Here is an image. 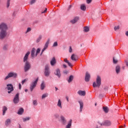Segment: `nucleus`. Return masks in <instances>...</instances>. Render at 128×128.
<instances>
[{
    "instance_id": "1",
    "label": "nucleus",
    "mask_w": 128,
    "mask_h": 128,
    "mask_svg": "<svg viewBox=\"0 0 128 128\" xmlns=\"http://www.w3.org/2000/svg\"><path fill=\"white\" fill-rule=\"evenodd\" d=\"M0 38L2 40L6 36V30H8V26L4 23H2L0 24Z\"/></svg>"
},
{
    "instance_id": "2",
    "label": "nucleus",
    "mask_w": 128,
    "mask_h": 128,
    "mask_svg": "<svg viewBox=\"0 0 128 128\" xmlns=\"http://www.w3.org/2000/svg\"><path fill=\"white\" fill-rule=\"evenodd\" d=\"M102 84V79L100 76H98L96 82H94L93 83V88H100Z\"/></svg>"
},
{
    "instance_id": "3",
    "label": "nucleus",
    "mask_w": 128,
    "mask_h": 128,
    "mask_svg": "<svg viewBox=\"0 0 128 128\" xmlns=\"http://www.w3.org/2000/svg\"><path fill=\"white\" fill-rule=\"evenodd\" d=\"M18 76V74L16 73H14V72H10L8 75L4 78V80H8V78H16Z\"/></svg>"
},
{
    "instance_id": "4",
    "label": "nucleus",
    "mask_w": 128,
    "mask_h": 128,
    "mask_svg": "<svg viewBox=\"0 0 128 128\" xmlns=\"http://www.w3.org/2000/svg\"><path fill=\"white\" fill-rule=\"evenodd\" d=\"M38 78H37L34 82H32L30 86V92H32L34 89L36 88V84H38Z\"/></svg>"
},
{
    "instance_id": "5",
    "label": "nucleus",
    "mask_w": 128,
    "mask_h": 128,
    "mask_svg": "<svg viewBox=\"0 0 128 128\" xmlns=\"http://www.w3.org/2000/svg\"><path fill=\"white\" fill-rule=\"evenodd\" d=\"M30 68V63L28 61H26L24 66V71L26 72Z\"/></svg>"
},
{
    "instance_id": "6",
    "label": "nucleus",
    "mask_w": 128,
    "mask_h": 128,
    "mask_svg": "<svg viewBox=\"0 0 128 128\" xmlns=\"http://www.w3.org/2000/svg\"><path fill=\"white\" fill-rule=\"evenodd\" d=\"M19 102H20V94L17 93L14 97V98L13 100V102H14V104H18Z\"/></svg>"
},
{
    "instance_id": "7",
    "label": "nucleus",
    "mask_w": 128,
    "mask_h": 128,
    "mask_svg": "<svg viewBox=\"0 0 128 128\" xmlns=\"http://www.w3.org/2000/svg\"><path fill=\"white\" fill-rule=\"evenodd\" d=\"M44 74L46 76H50V72L48 65H46Z\"/></svg>"
},
{
    "instance_id": "8",
    "label": "nucleus",
    "mask_w": 128,
    "mask_h": 128,
    "mask_svg": "<svg viewBox=\"0 0 128 128\" xmlns=\"http://www.w3.org/2000/svg\"><path fill=\"white\" fill-rule=\"evenodd\" d=\"M7 89L8 90V94H10L12 92H14V86L12 84H7Z\"/></svg>"
},
{
    "instance_id": "9",
    "label": "nucleus",
    "mask_w": 128,
    "mask_h": 128,
    "mask_svg": "<svg viewBox=\"0 0 128 128\" xmlns=\"http://www.w3.org/2000/svg\"><path fill=\"white\" fill-rule=\"evenodd\" d=\"M30 52H28L26 55L24 56V62H28V56H30Z\"/></svg>"
},
{
    "instance_id": "10",
    "label": "nucleus",
    "mask_w": 128,
    "mask_h": 128,
    "mask_svg": "<svg viewBox=\"0 0 128 128\" xmlns=\"http://www.w3.org/2000/svg\"><path fill=\"white\" fill-rule=\"evenodd\" d=\"M112 125V122L110 120H106L103 122V126H109Z\"/></svg>"
},
{
    "instance_id": "11",
    "label": "nucleus",
    "mask_w": 128,
    "mask_h": 128,
    "mask_svg": "<svg viewBox=\"0 0 128 128\" xmlns=\"http://www.w3.org/2000/svg\"><path fill=\"white\" fill-rule=\"evenodd\" d=\"M71 59L72 60H74V62H76V60H78V56L72 54L71 56Z\"/></svg>"
},
{
    "instance_id": "12",
    "label": "nucleus",
    "mask_w": 128,
    "mask_h": 128,
    "mask_svg": "<svg viewBox=\"0 0 128 128\" xmlns=\"http://www.w3.org/2000/svg\"><path fill=\"white\" fill-rule=\"evenodd\" d=\"M90 74L86 72L85 76V81L86 82H90Z\"/></svg>"
},
{
    "instance_id": "13",
    "label": "nucleus",
    "mask_w": 128,
    "mask_h": 128,
    "mask_svg": "<svg viewBox=\"0 0 128 128\" xmlns=\"http://www.w3.org/2000/svg\"><path fill=\"white\" fill-rule=\"evenodd\" d=\"M48 44H50V42L47 41L44 45V48L42 49V51L41 54H42L44 52V50L48 48Z\"/></svg>"
},
{
    "instance_id": "14",
    "label": "nucleus",
    "mask_w": 128,
    "mask_h": 128,
    "mask_svg": "<svg viewBox=\"0 0 128 128\" xmlns=\"http://www.w3.org/2000/svg\"><path fill=\"white\" fill-rule=\"evenodd\" d=\"M50 64L52 66L56 65V58L53 57V58L52 59Z\"/></svg>"
},
{
    "instance_id": "15",
    "label": "nucleus",
    "mask_w": 128,
    "mask_h": 128,
    "mask_svg": "<svg viewBox=\"0 0 128 128\" xmlns=\"http://www.w3.org/2000/svg\"><path fill=\"white\" fill-rule=\"evenodd\" d=\"M78 102L80 104V112H82V109L84 108V102L82 101H78Z\"/></svg>"
},
{
    "instance_id": "16",
    "label": "nucleus",
    "mask_w": 128,
    "mask_h": 128,
    "mask_svg": "<svg viewBox=\"0 0 128 128\" xmlns=\"http://www.w3.org/2000/svg\"><path fill=\"white\" fill-rule=\"evenodd\" d=\"M78 20H80V18L76 16V17H75L74 20H72L70 21V22L72 24H76V22H78Z\"/></svg>"
},
{
    "instance_id": "17",
    "label": "nucleus",
    "mask_w": 128,
    "mask_h": 128,
    "mask_svg": "<svg viewBox=\"0 0 128 128\" xmlns=\"http://www.w3.org/2000/svg\"><path fill=\"white\" fill-rule=\"evenodd\" d=\"M102 108L105 114H108V112H110V109L108 108V106H103Z\"/></svg>"
},
{
    "instance_id": "18",
    "label": "nucleus",
    "mask_w": 128,
    "mask_h": 128,
    "mask_svg": "<svg viewBox=\"0 0 128 128\" xmlns=\"http://www.w3.org/2000/svg\"><path fill=\"white\" fill-rule=\"evenodd\" d=\"M55 74L56 76H58V78H60V69H57L56 70V72L55 73Z\"/></svg>"
},
{
    "instance_id": "19",
    "label": "nucleus",
    "mask_w": 128,
    "mask_h": 128,
    "mask_svg": "<svg viewBox=\"0 0 128 128\" xmlns=\"http://www.w3.org/2000/svg\"><path fill=\"white\" fill-rule=\"evenodd\" d=\"M8 110V108L6 106H4L2 108V115L4 116L6 114V112Z\"/></svg>"
},
{
    "instance_id": "20",
    "label": "nucleus",
    "mask_w": 128,
    "mask_h": 128,
    "mask_svg": "<svg viewBox=\"0 0 128 128\" xmlns=\"http://www.w3.org/2000/svg\"><path fill=\"white\" fill-rule=\"evenodd\" d=\"M60 118L61 120H62V124H66V118H64V116H61Z\"/></svg>"
},
{
    "instance_id": "21",
    "label": "nucleus",
    "mask_w": 128,
    "mask_h": 128,
    "mask_svg": "<svg viewBox=\"0 0 128 128\" xmlns=\"http://www.w3.org/2000/svg\"><path fill=\"white\" fill-rule=\"evenodd\" d=\"M116 74H118L120 72V66L119 65L117 66L116 68Z\"/></svg>"
},
{
    "instance_id": "22",
    "label": "nucleus",
    "mask_w": 128,
    "mask_h": 128,
    "mask_svg": "<svg viewBox=\"0 0 128 128\" xmlns=\"http://www.w3.org/2000/svg\"><path fill=\"white\" fill-rule=\"evenodd\" d=\"M24 109L22 108H21L18 110V114H24Z\"/></svg>"
},
{
    "instance_id": "23",
    "label": "nucleus",
    "mask_w": 128,
    "mask_h": 128,
    "mask_svg": "<svg viewBox=\"0 0 128 128\" xmlns=\"http://www.w3.org/2000/svg\"><path fill=\"white\" fill-rule=\"evenodd\" d=\"M36 52V48H32V50L31 52V56L32 58H34V52Z\"/></svg>"
},
{
    "instance_id": "24",
    "label": "nucleus",
    "mask_w": 128,
    "mask_h": 128,
    "mask_svg": "<svg viewBox=\"0 0 128 128\" xmlns=\"http://www.w3.org/2000/svg\"><path fill=\"white\" fill-rule=\"evenodd\" d=\"M78 94H80V96H86V92L85 91L79 90L78 92Z\"/></svg>"
},
{
    "instance_id": "25",
    "label": "nucleus",
    "mask_w": 128,
    "mask_h": 128,
    "mask_svg": "<svg viewBox=\"0 0 128 128\" xmlns=\"http://www.w3.org/2000/svg\"><path fill=\"white\" fill-rule=\"evenodd\" d=\"M64 62L66 64H68L69 66H70V67L72 66V65L70 64V62L68 60L67 58L64 59Z\"/></svg>"
},
{
    "instance_id": "26",
    "label": "nucleus",
    "mask_w": 128,
    "mask_h": 128,
    "mask_svg": "<svg viewBox=\"0 0 128 128\" xmlns=\"http://www.w3.org/2000/svg\"><path fill=\"white\" fill-rule=\"evenodd\" d=\"M72 80H74V76L71 75L69 77L68 82H72Z\"/></svg>"
},
{
    "instance_id": "27",
    "label": "nucleus",
    "mask_w": 128,
    "mask_h": 128,
    "mask_svg": "<svg viewBox=\"0 0 128 128\" xmlns=\"http://www.w3.org/2000/svg\"><path fill=\"white\" fill-rule=\"evenodd\" d=\"M72 120H70L69 121L68 124L66 126V128H70V126H72Z\"/></svg>"
},
{
    "instance_id": "28",
    "label": "nucleus",
    "mask_w": 128,
    "mask_h": 128,
    "mask_svg": "<svg viewBox=\"0 0 128 128\" xmlns=\"http://www.w3.org/2000/svg\"><path fill=\"white\" fill-rule=\"evenodd\" d=\"M80 9L82 10H86V7L85 6L84 4H82L80 6Z\"/></svg>"
},
{
    "instance_id": "29",
    "label": "nucleus",
    "mask_w": 128,
    "mask_h": 128,
    "mask_svg": "<svg viewBox=\"0 0 128 128\" xmlns=\"http://www.w3.org/2000/svg\"><path fill=\"white\" fill-rule=\"evenodd\" d=\"M10 124V119H7L5 122L6 126H8Z\"/></svg>"
},
{
    "instance_id": "30",
    "label": "nucleus",
    "mask_w": 128,
    "mask_h": 128,
    "mask_svg": "<svg viewBox=\"0 0 128 128\" xmlns=\"http://www.w3.org/2000/svg\"><path fill=\"white\" fill-rule=\"evenodd\" d=\"M58 106L59 108H62V102L60 101V100H58Z\"/></svg>"
},
{
    "instance_id": "31",
    "label": "nucleus",
    "mask_w": 128,
    "mask_h": 128,
    "mask_svg": "<svg viewBox=\"0 0 128 128\" xmlns=\"http://www.w3.org/2000/svg\"><path fill=\"white\" fill-rule=\"evenodd\" d=\"M44 88H46V85H44V82H42L40 85V89L41 90H44Z\"/></svg>"
},
{
    "instance_id": "32",
    "label": "nucleus",
    "mask_w": 128,
    "mask_h": 128,
    "mask_svg": "<svg viewBox=\"0 0 128 128\" xmlns=\"http://www.w3.org/2000/svg\"><path fill=\"white\" fill-rule=\"evenodd\" d=\"M84 32H88L90 30V28H88L87 26L84 27Z\"/></svg>"
},
{
    "instance_id": "33",
    "label": "nucleus",
    "mask_w": 128,
    "mask_h": 128,
    "mask_svg": "<svg viewBox=\"0 0 128 128\" xmlns=\"http://www.w3.org/2000/svg\"><path fill=\"white\" fill-rule=\"evenodd\" d=\"M40 52V48H38L36 50V56H38V54H39Z\"/></svg>"
},
{
    "instance_id": "34",
    "label": "nucleus",
    "mask_w": 128,
    "mask_h": 128,
    "mask_svg": "<svg viewBox=\"0 0 128 128\" xmlns=\"http://www.w3.org/2000/svg\"><path fill=\"white\" fill-rule=\"evenodd\" d=\"M48 96V94H44L42 96V98H44Z\"/></svg>"
},
{
    "instance_id": "35",
    "label": "nucleus",
    "mask_w": 128,
    "mask_h": 128,
    "mask_svg": "<svg viewBox=\"0 0 128 128\" xmlns=\"http://www.w3.org/2000/svg\"><path fill=\"white\" fill-rule=\"evenodd\" d=\"M10 0H7V8H8L10 6Z\"/></svg>"
},
{
    "instance_id": "36",
    "label": "nucleus",
    "mask_w": 128,
    "mask_h": 128,
    "mask_svg": "<svg viewBox=\"0 0 128 128\" xmlns=\"http://www.w3.org/2000/svg\"><path fill=\"white\" fill-rule=\"evenodd\" d=\"M118 60H116V59H114V58H113V62L114 64H118Z\"/></svg>"
},
{
    "instance_id": "37",
    "label": "nucleus",
    "mask_w": 128,
    "mask_h": 128,
    "mask_svg": "<svg viewBox=\"0 0 128 128\" xmlns=\"http://www.w3.org/2000/svg\"><path fill=\"white\" fill-rule=\"evenodd\" d=\"M120 30L119 26L114 27V30Z\"/></svg>"
},
{
    "instance_id": "38",
    "label": "nucleus",
    "mask_w": 128,
    "mask_h": 128,
    "mask_svg": "<svg viewBox=\"0 0 128 128\" xmlns=\"http://www.w3.org/2000/svg\"><path fill=\"white\" fill-rule=\"evenodd\" d=\"M24 122H26V120H30V118H26L23 119Z\"/></svg>"
},
{
    "instance_id": "39",
    "label": "nucleus",
    "mask_w": 128,
    "mask_h": 128,
    "mask_svg": "<svg viewBox=\"0 0 128 128\" xmlns=\"http://www.w3.org/2000/svg\"><path fill=\"white\" fill-rule=\"evenodd\" d=\"M33 104L34 106H36V104H38V102H36V100H34L33 101Z\"/></svg>"
},
{
    "instance_id": "40",
    "label": "nucleus",
    "mask_w": 128,
    "mask_h": 128,
    "mask_svg": "<svg viewBox=\"0 0 128 128\" xmlns=\"http://www.w3.org/2000/svg\"><path fill=\"white\" fill-rule=\"evenodd\" d=\"M72 52V46H70L69 48V52Z\"/></svg>"
},
{
    "instance_id": "41",
    "label": "nucleus",
    "mask_w": 128,
    "mask_h": 128,
    "mask_svg": "<svg viewBox=\"0 0 128 128\" xmlns=\"http://www.w3.org/2000/svg\"><path fill=\"white\" fill-rule=\"evenodd\" d=\"M53 46H58V42H54Z\"/></svg>"
},
{
    "instance_id": "42",
    "label": "nucleus",
    "mask_w": 128,
    "mask_h": 128,
    "mask_svg": "<svg viewBox=\"0 0 128 128\" xmlns=\"http://www.w3.org/2000/svg\"><path fill=\"white\" fill-rule=\"evenodd\" d=\"M92 0H86L87 4H90Z\"/></svg>"
},
{
    "instance_id": "43",
    "label": "nucleus",
    "mask_w": 128,
    "mask_h": 128,
    "mask_svg": "<svg viewBox=\"0 0 128 128\" xmlns=\"http://www.w3.org/2000/svg\"><path fill=\"white\" fill-rule=\"evenodd\" d=\"M36 2V0H32L30 2L31 4H34Z\"/></svg>"
},
{
    "instance_id": "44",
    "label": "nucleus",
    "mask_w": 128,
    "mask_h": 128,
    "mask_svg": "<svg viewBox=\"0 0 128 128\" xmlns=\"http://www.w3.org/2000/svg\"><path fill=\"white\" fill-rule=\"evenodd\" d=\"M30 30H32V29L30 28H28L27 29L26 32H30Z\"/></svg>"
},
{
    "instance_id": "45",
    "label": "nucleus",
    "mask_w": 128,
    "mask_h": 128,
    "mask_svg": "<svg viewBox=\"0 0 128 128\" xmlns=\"http://www.w3.org/2000/svg\"><path fill=\"white\" fill-rule=\"evenodd\" d=\"M26 82V80L24 79V80H22V84H24Z\"/></svg>"
},
{
    "instance_id": "46",
    "label": "nucleus",
    "mask_w": 128,
    "mask_h": 128,
    "mask_svg": "<svg viewBox=\"0 0 128 128\" xmlns=\"http://www.w3.org/2000/svg\"><path fill=\"white\" fill-rule=\"evenodd\" d=\"M47 10H48V8H46L44 10L43 12H42V14H44V13L46 12Z\"/></svg>"
},
{
    "instance_id": "47",
    "label": "nucleus",
    "mask_w": 128,
    "mask_h": 128,
    "mask_svg": "<svg viewBox=\"0 0 128 128\" xmlns=\"http://www.w3.org/2000/svg\"><path fill=\"white\" fill-rule=\"evenodd\" d=\"M126 64L127 66H128V61L126 60H125Z\"/></svg>"
},
{
    "instance_id": "48",
    "label": "nucleus",
    "mask_w": 128,
    "mask_h": 128,
    "mask_svg": "<svg viewBox=\"0 0 128 128\" xmlns=\"http://www.w3.org/2000/svg\"><path fill=\"white\" fill-rule=\"evenodd\" d=\"M19 88L20 90L22 88V84L19 83Z\"/></svg>"
},
{
    "instance_id": "49",
    "label": "nucleus",
    "mask_w": 128,
    "mask_h": 128,
    "mask_svg": "<svg viewBox=\"0 0 128 128\" xmlns=\"http://www.w3.org/2000/svg\"><path fill=\"white\" fill-rule=\"evenodd\" d=\"M63 68H66V65L63 64Z\"/></svg>"
},
{
    "instance_id": "50",
    "label": "nucleus",
    "mask_w": 128,
    "mask_h": 128,
    "mask_svg": "<svg viewBox=\"0 0 128 128\" xmlns=\"http://www.w3.org/2000/svg\"><path fill=\"white\" fill-rule=\"evenodd\" d=\"M66 98L67 102H68V96H66Z\"/></svg>"
},
{
    "instance_id": "51",
    "label": "nucleus",
    "mask_w": 128,
    "mask_h": 128,
    "mask_svg": "<svg viewBox=\"0 0 128 128\" xmlns=\"http://www.w3.org/2000/svg\"><path fill=\"white\" fill-rule=\"evenodd\" d=\"M40 40V38H38L36 42H39Z\"/></svg>"
},
{
    "instance_id": "52",
    "label": "nucleus",
    "mask_w": 128,
    "mask_h": 128,
    "mask_svg": "<svg viewBox=\"0 0 128 128\" xmlns=\"http://www.w3.org/2000/svg\"><path fill=\"white\" fill-rule=\"evenodd\" d=\"M126 34L127 36H128V31L126 32Z\"/></svg>"
},
{
    "instance_id": "53",
    "label": "nucleus",
    "mask_w": 128,
    "mask_h": 128,
    "mask_svg": "<svg viewBox=\"0 0 128 128\" xmlns=\"http://www.w3.org/2000/svg\"><path fill=\"white\" fill-rule=\"evenodd\" d=\"M4 50H6V46H4Z\"/></svg>"
},
{
    "instance_id": "54",
    "label": "nucleus",
    "mask_w": 128,
    "mask_h": 128,
    "mask_svg": "<svg viewBox=\"0 0 128 128\" xmlns=\"http://www.w3.org/2000/svg\"><path fill=\"white\" fill-rule=\"evenodd\" d=\"M56 88V90H58V88H56V87L55 88Z\"/></svg>"
},
{
    "instance_id": "55",
    "label": "nucleus",
    "mask_w": 128,
    "mask_h": 128,
    "mask_svg": "<svg viewBox=\"0 0 128 128\" xmlns=\"http://www.w3.org/2000/svg\"><path fill=\"white\" fill-rule=\"evenodd\" d=\"M25 92H28V89H26Z\"/></svg>"
},
{
    "instance_id": "56",
    "label": "nucleus",
    "mask_w": 128,
    "mask_h": 128,
    "mask_svg": "<svg viewBox=\"0 0 128 128\" xmlns=\"http://www.w3.org/2000/svg\"><path fill=\"white\" fill-rule=\"evenodd\" d=\"M119 128H124V126H120Z\"/></svg>"
},
{
    "instance_id": "57",
    "label": "nucleus",
    "mask_w": 128,
    "mask_h": 128,
    "mask_svg": "<svg viewBox=\"0 0 128 128\" xmlns=\"http://www.w3.org/2000/svg\"><path fill=\"white\" fill-rule=\"evenodd\" d=\"M122 68L123 70H124V66H122Z\"/></svg>"
},
{
    "instance_id": "58",
    "label": "nucleus",
    "mask_w": 128,
    "mask_h": 128,
    "mask_svg": "<svg viewBox=\"0 0 128 128\" xmlns=\"http://www.w3.org/2000/svg\"><path fill=\"white\" fill-rule=\"evenodd\" d=\"M95 106H96V103H95Z\"/></svg>"
},
{
    "instance_id": "59",
    "label": "nucleus",
    "mask_w": 128,
    "mask_h": 128,
    "mask_svg": "<svg viewBox=\"0 0 128 128\" xmlns=\"http://www.w3.org/2000/svg\"><path fill=\"white\" fill-rule=\"evenodd\" d=\"M124 128H126V124H124Z\"/></svg>"
},
{
    "instance_id": "60",
    "label": "nucleus",
    "mask_w": 128,
    "mask_h": 128,
    "mask_svg": "<svg viewBox=\"0 0 128 128\" xmlns=\"http://www.w3.org/2000/svg\"><path fill=\"white\" fill-rule=\"evenodd\" d=\"M22 128V127H20V128Z\"/></svg>"
}]
</instances>
